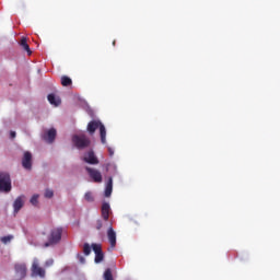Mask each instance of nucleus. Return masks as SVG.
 <instances>
[{"label": "nucleus", "mask_w": 280, "mask_h": 280, "mask_svg": "<svg viewBox=\"0 0 280 280\" xmlns=\"http://www.w3.org/2000/svg\"><path fill=\"white\" fill-rule=\"evenodd\" d=\"M62 228H55L50 231L49 236H47V242L44 244V248L52 247L58 245V243L62 240Z\"/></svg>", "instance_id": "1"}, {"label": "nucleus", "mask_w": 280, "mask_h": 280, "mask_svg": "<svg viewBox=\"0 0 280 280\" xmlns=\"http://www.w3.org/2000/svg\"><path fill=\"white\" fill-rule=\"evenodd\" d=\"M116 45V42H113V46H115Z\"/></svg>", "instance_id": "30"}, {"label": "nucleus", "mask_w": 280, "mask_h": 280, "mask_svg": "<svg viewBox=\"0 0 280 280\" xmlns=\"http://www.w3.org/2000/svg\"><path fill=\"white\" fill-rule=\"evenodd\" d=\"M31 277H40V278H45V269L43 267L38 266L37 261L32 262V267H31Z\"/></svg>", "instance_id": "7"}, {"label": "nucleus", "mask_w": 280, "mask_h": 280, "mask_svg": "<svg viewBox=\"0 0 280 280\" xmlns=\"http://www.w3.org/2000/svg\"><path fill=\"white\" fill-rule=\"evenodd\" d=\"M85 171H86L88 175H90L92 180H94V183H96V184L102 183V174L100 171L89 167V166L85 167Z\"/></svg>", "instance_id": "6"}, {"label": "nucleus", "mask_w": 280, "mask_h": 280, "mask_svg": "<svg viewBox=\"0 0 280 280\" xmlns=\"http://www.w3.org/2000/svg\"><path fill=\"white\" fill-rule=\"evenodd\" d=\"M12 190V179L7 172H0V192L9 194Z\"/></svg>", "instance_id": "3"}, {"label": "nucleus", "mask_w": 280, "mask_h": 280, "mask_svg": "<svg viewBox=\"0 0 280 280\" xmlns=\"http://www.w3.org/2000/svg\"><path fill=\"white\" fill-rule=\"evenodd\" d=\"M84 162L90 165H98L100 160L96 158L93 150L88 151V153L84 154Z\"/></svg>", "instance_id": "8"}, {"label": "nucleus", "mask_w": 280, "mask_h": 280, "mask_svg": "<svg viewBox=\"0 0 280 280\" xmlns=\"http://www.w3.org/2000/svg\"><path fill=\"white\" fill-rule=\"evenodd\" d=\"M79 258H80V262H81V264H84V262H85V258H84L83 256H79Z\"/></svg>", "instance_id": "27"}, {"label": "nucleus", "mask_w": 280, "mask_h": 280, "mask_svg": "<svg viewBox=\"0 0 280 280\" xmlns=\"http://www.w3.org/2000/svg\"><path fill=\"white\" fill-rule=\"evenodd\" d=\"M42 139L46 141L47 143H54L56 139V129L51 128L47 130L44 135H42Z\"/></svg>", "instance_id": "11"}, {"label": "nucleus", "mask_w": 280, "mask_h": 280, "mask_svg": "<svg viewBox=\"0 0 280 280\" xmlns=\"http://www.w3.org/2000/svg\"><path fill=\"white\" fill-rule=\"evenodd\" d=\"M47 101H49L50 105H55V106L60 105V98H56L55 94L47 95Z\"/></svg>", "instance_id": "17"}, {"label": "nucleus", "mask_w": 280, "mask_h": 280, "mask_svg": "<svg viewBox=\"0 0 280 280\" xmlns=\"http://www.w3.org/2000/svg\"><path fill=\"white\" fill-rule=\"evenodd\" d=\"M107 240L109 241L110 249H114L116 247V232L112 225L107 230Z\"/></svg>", "instance_id": "12"}, {"label": "nucleus", "mask_w": 280, "mask_h": 280, "mask_svg": "<svg viewBox=\"0 0 280 280\" xmlns=\"http://www.w3.org/2000/svg\"><path fill=\"white\" fill-rule=\"evenodd\" d=\"M22 167L26 171H32L33 168V155L31 152L25 151L24 156H22L21 161Z\"/></svg>", "instance_id": "5"}, {"label": "nucleus", "mask_w": 280, "mask_h": 280, "mask_svg": "<svg viewBox=\"0 0 280 280\" xmlns=\"http://www.w3.org/2000/svg\"><path fill=\"white\" fill-rule=\"evenodd\" d=\"M103 280H114V276L112 275V270L109 268L103 273Z\"/></svg>", "instance_id": "18"}, {"label": "nucleus", "mask_w": 280, "mask_h": 280, "mask_svg": "<svg viewBox=\"0 0 280 280\" xmlns=\"http://www.w3.org/2000/svg\"><path fill=\"white\" fill-rule=\"evenodd\" d=\"M109 213H110V206L108 202H104L102 205V218L103 221H108L109 220Z\"/></svg>", "instance_id": "13"}, {"label": "nucleus", "mask_w": 280, "mask_h": 280, "mask_svg": "<svg viewBox=\"0 0 280 280\" xmlns=\"http://www.w3.org/2000/svg\"><path fill=\"white\" fill-rule=\"evenodd\" d=\"M102 226H103L102 221H101V220H97V221H96V224H95V229H96L97 231H100V230L102 229Z\"/></svg>", "instance_id": "25"}, {"label": "nucleus", "mask_w": 280, "mask_h": 280, "mask_svg": "<svg viewBox=\"0 0 280 280\" xmlns=\"http://www.w3.org/2000/svg\"><path fill=\"white\" fill-rule=\"evenodd\" d=\"M14 269L15 275L20 279H24L27 276V266H25V264H15Z\"/></svg>", "instance_id": "10"}, {"label": "nucleus", "mask_w": 280, "mask_h": 280, "mask_svg": "<svg viewBox=\"0 0 280 280\" xmlns=\"http://www.w3.org/2000/svg\"><path fill=\"white\" fill-rule=\"evenodd\" d=\"M72 84V81L69 77H61V85L63 86H70Z\"/></svg>", "instance_id": "19"}, {"label": "nucleus", "mask_w": 280, "mask_h": 280, "mask_svg": "<svg viewBox=\"0 0 280 280\" xmlns=\"http://www.w3.org/2000/svg\"><path fill=\"white\" fill-rule=\"evenodd\" d=\"M13 240V235H7L0 238L1 243H3L4 245H7L8 243H10V241Z\"/></svg>", "instance_id": "21"}, {"label": "nucleus", "mask_w": 280, "mask_h": 280, "mask_svg": "<svg viewBox=\"0 0 280 280\" xmlns=\"http://www.w3.org/2000/svg\"><path fill=\"white\" fill-rule=\"evenodd\" d=\"M10 138H11V139L16 138V132H15V131H11V132H10Z\"/></svg>", "instance_id": "26"}, {"label": "nucleus", "mask_w": 280, "mask_h": 280, "mask_svg": "<svg viewBox=\"0 0 280 280\" xmlns=\"http://www.w3.org/2000/svg\"><path fill=\"white\" fill-rule=\"evenodd\" d=\"M19 45L21 46L22 49H24V51H26L28 56H32L33 51L32 49H30V46L27 44V37H21Z\"/></svg>", "instance_id": "14"}, {"label": "nucleus", "mask_w": 280, "mask_h": 280, "mask_svg": "<svg viewBox=\"0 0 280 280\" xmlns=\"http://www.w3.org/2000/svg\"><path fill=\"white\" fill-rule=\"evenodd\" d=\"M109 155L114 156V150L109 148Z\"/></svg>", "instance_id": "28"}, {"label": "nucleus", "mask_w": 280, "mask_h": 280, "mask_svg": "<svg viewBox=\"0 0 280 280\" xmlns=\"http://www.w3.org/2000/svg\"><path fill=\"white\" fill-rule=\"evenodd\" d=\"M92 250L95 253V262L101 264L104 261V253L102 252L101 244H92Z\"/></svg>", "instance_id": "9"}, {"label": "nucleus", "mask_w": 280, "mask_h": 280, "mask_svg": "<svg viewBox=\"0 0 280 280\" xmlns=\"http://www.w3.org/2000/svg\"><path fill=\"white\" fill-rule=\"evenodd\" d=\"M72 143L77 149L82 150L91 145V140L84 133L72 136Z\"/></svg>", "instance_id": "4"}, {"label": "nucleus", "mask_w": 280, "mask_h": 280, "mask_svg": "<svg viewBox=\"0 0 280 280\" xmlns=\"http://www.w3.org/2000/svg\"><path fill=\"white\" fill-rule=\"evenodd\" d=\"M54 260L47 261V265H52Z\"/></svg>", "instance_id": "29"}, {"label": "nucleus", "mask_w": 280, "mask_h": 280, "mask_svg": "<svg viewBox=\"0 0 280 280\" xmlns=\"http://www.w3.org/2000/svg\"><path fill=\"white\" fill-rule=\"evenodd\" d=\"M38 195L35 194L34 196H32L31 198V205L37 206L38 205Z\"/></svg>", "instance_id": "24"}, {"label": "nucleus", "mask_w": 280, "mask_h": 280, "mask_svg": "<svg viewBox=\"0 0 280 280\" xmlns=\"http://www.w3.org/2000/svg\"><path fill=\"white\" fill-rule=\"evenodd\" d=\"M44 197H45L46 199H52V197H54V190H51V189H46V190H45V194H44Z\"/></svg>", "instance_id": "22"}, {"label": "nucleus", "mask_w": 280, "mask_h": 280, "mask_svg": "<svg viewBox=\"0 0 280 280\" xmlns=\"http://www.w3.org/2000/svg\"><path fill=\"white\" fill-rule=\"evenodd\" d=\"M114 180L112 177H109V180L107 182L106 188H105V197H110L112 190H113Z\"/></svg>", "instance_id": "16"}, {"label": "nucleus", "mask_w": 280, "mask_h": 280, "mask_svg": "<svg viewBox=\"0 0 280 280\" xmlns=\"http://www.w3.org/2000/svg\"><path fill=\"white\" fill-rule=\"evenodd\" d=\"M83 252H84L85 256H90V254H91V246H90L89 243L84 244Z\"/></svg>", "instance_id": "23"}, {"label": "nucleus", "mask_w": 280, "mask_h": 280, "mask_svg": "<svg viewBox=\"0 0 280 280\" xmlns=\"http://www.w3.org/2000/svg\"><path fill=\"white\" fill-rule=\"evenodd\" d=\"M23 206H24L23 198L22 197L16 198L13 203L14 213H19V211L23 208Z\"/></svg>", "instance_id": "15"}, {"label": "nucleus", "mask_w": 280, "mask_h": 280, "mask_svg": "<svg viewBox=\"0 0 280 280\" xmlns=\"http://www.w3.org/2000/svg\"><path fill=\"white\" fill-rule=\"evenodd\" d=\"M84 199L86 202H93L94 201V195L91 191L85 192Z\"/></svg>", "instance_id": "20"}, {"label": "nucleus", "mask_w": 280, "mask_h": 280, "mask_svg": "<svg viewBox=\"0 0 280 280\" xmlns=\"http://www.w3.org/2000/svg\"><path fill=\"white\" fill-rule=\"evenodd\" d=\"M96 129H100L102 144H106V128H105V126L98 120H92L90 124H88L86 130H88V132H90V135H94Z\"/></svg>", "instance_id": "2"}]
</instances>
